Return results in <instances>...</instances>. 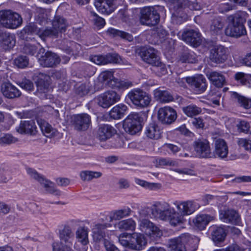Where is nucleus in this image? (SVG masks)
Returning <instances> with one entry per match:
<instances>
[{"label": "nucleus", "instance_id": "obj_1", "mask_svg": "<svg viewBox=\"0 0 251 251\" xmlns=\"http://www.w3.org/2000/svg\"><path fill=\"white\" fill-rule=\"evenodd\" d=\"M173 204L177 209V211L175 210L171 222V225L173 226L183 224L186 221L185 216L192 214L200 207V205L194 200L176 201Z\"/></svg>", "mask_w": 251, "mask_h": 251}, {"label": "nucleus", "instance_id": "obj_2", "mask_svg": "<svg viewBox=\"0 0 251 251\" xmlns=\"http://www.w3.org/2000/svg\"><path fill=\"white\" fill-rule=\"evenodd\" d=\"M245 12L239 11L227 17L228 24L225 29L226 35L233 37H239L246 34V30L244 25V23L245 22Z\"/></svg>", "mask_w": 251, "mask_h": 251}, {"label": "nucleus", "instance_id": "obj_3", "mask_svg": "<svg viewBox=\"0 0 251 251\" xmlns=\"http://www.w3.org/2000/svg\"><path fill=\"white\" fill-rule=\"evenodd\" d=\"M198 242L197 238L188 233L182 234L169 240V251H195L198 248Z\"/></svg>", "mask_w": 251, "mask_h": 251}, {"label": "nucleus", "instance_id": "obj_4", "mask_svg": "<svg viewBox=\"0 0 251 251\" xmlns=\"http://www.w3.org/2000/svg\"><path fill=\"white\" fill-rule=\"evenodd\" d=\"M119 241L123 247L136 251L143 250L147 244L144 235L137 233L122 234L119 237Z\"/></svg>", "mask_w": 251, "mask_h": 251}, {"label": "nucleus", "instance_id": "obj_5", "mask_svg": "<svg viewBox=\"0 0 251 251\" xmlns=\"http://www.w3.org/2000/svg\"><path fill=\"white\" fill-rule=\"evenodd\" d=\"M132 103L137 107L144 108L148 107L151 101V96L140 88L133 89L126 95Z\"/></svg>", "mask_w": 251, "mask_h": 251}, {"label": "nucleus", "instance_id": "obj_6", "mask_svg": "<svg viewBox=\"0 0 251 251\" xmlns=\"http://www.w3.org/2000/svg\"><path fill=\"white\" fill-rule=\"evenodd\" d=\"M69 25L68 21L64 17L59 15L55 16L52 21V28L47 27L44 34L48 37L61 38L62 34L66 32Z\"/></svg>", "mask_w": 251, "mask_h": 251}, {"label": "nucleus", "instance_id": "obj_7", "mask_svg": "<svg viewBox=\"0 0 251 251\" xmlns=\"http://www.w3.org/2000/svg\"><path fill=\"white\" fill-rule=\"evenodd\" d=\"M0 23L6 28L16 29L22 25L23 19L16 12L11 10H2L0 11Z\"/></svg>", "mask_w": 251, "mask_h": 251}, {"label": "nucleus", "instance_id": "obj_8", "mask_svg": "<svg viewBox=\"0 0 251 251\" xmlns=\"http://www.w3.org/2000/svg\"><path fill=\"white\" fill-rule=\"evenodd\" d=\"M106 224H97L92 228L93 236L94 239L98 241L102 240L103 244L107 251H119L110 241L109 233L105 232Z\"/></svg>", "mask_w": 251, "mask_h": 251}, {"label": "nucleus", "instance_id": "obj_9", "mask_svg": "<svg viewBox=\"0 0 251 251\" xmlns=\"http://www.w3.org/2000/svg\"><path fill=\"white\" fill-rule=\"evenodd\" d=\"M139 20L142 25L154 26L159 23L160 15L155 7H144L140 9Z\"/></svg>", "mask_w": 251, "mask_h": 251}, {"label": "nucleus", "instance_id": "obj_10", "mask_svg": "<svg viewBox=\"0 0 251 251\" xmlns=\"http://www.w3.org/2000/svg\"><path fill=\"white\" fill-rule=\"evenodd\" d=\"M175 209L165 201L156 202L152 205L151 209V213L154 217L162 220H169L170 224Z\"/></svg>", "mask_w": 251, "mask_h": 251}, {"label": "nucleus", "instance_id": "obj_11", "mask_svg": "<svg viewBox=\"0 0 251 251\" xmlns=\"http://www.w3.org/2000/svg\"><path fill=\"white\" fill-rule=\"evenodd\" d=\"M26 171L31 177L37 180L44 188L47 192L55 196H60L61 192L55 188L53 182L32 168H27Z\"/></svg>", "mask_w": 251, "mask_h": 251}, {"label": "nucleus", "instance_id": "obj_12", "mask_svg": "<svg viewBox=\"0 0 251 251\" xmlns=\"http://www.w3.org/2000/svg\"><path fill=\"white\" fill-rule=\"evenodd\" d=\"M141 117L139 113H133L129 115L124 121L123 128L131 135H134L141 130Z\"/></svg>", "mask_w": 251, "mask_h": 251}, {"label": "nucleus", "instance_id": "obj_13", "mask_svg": "<svg viewBox=\"0 0 251 251\" xmlns=\"http://www.w3.org/2000/svg\"><path fill=\"white\" fill-rule=\"evenodd\" d=\"M139 228L152 240H156L162 235V231L153 223L146 219H140Z\"/></svg>", "mask_w": 251, "mask_h": 251}, {"label": "nucleus", "instance_id": "obj_14", "mask_svg": "<svg viewBox=\"0 0 251 251\" xmlns=\"http://www.w3.org/2000/svg\"><path fill=\"white\" fill-rule=\"evenodd\" d=\"M120 99L121 95L113 90L106 91L97 98L98 105L104 108H109Z\"/></svg>", "mask_w": 251, "mask_h": 251}, {"label": "nucleus", "instance_id": "obj_15", "mask_svg": "<svg viewBox=\"0 0 251 251\" xmlns=\"http://www.w3.org/2000/svg\"><path fill=\"white\" fill-rule=\"evenodd\" d=\"M182 80L186 81L192 89L200 94L204 92L207 88L206 80L201 75L183 77Z\"/></svg>", "mask_w": 251, "mask_h": 251}, {"label": "nucleus", "instance_id": "obj_16", "mask_svg": "<svg viewBox=\"0 0 251 251\" xmlns=\"http://www.w3.org/2000/svg\"><path fill=\"white\" fill-rule=\"evenodd\" d=\"M136 51L144 61L151 65L160 60L158 51L152 47L140 48L137 49Z\"/></svg>", "mask_w": 251, "mask_h": 251}, {"label": "nucleus", "instance_id": "obj_17", "mask_svg": "<svg viewBox=\"0 0 251 251\" xmlns=\"http://www.w3.org/2000/svg\"><path fill=\"white\" fill-rule=\"evenodd\" d=\"M158 120L163 124L170 125L175 122L177 117L176 110L169 106L159 109L157 113Z\"/></svg>", "mask_w": 251, "mask_h": 251}, {"label": "nucleus", "instance_id": "obj_18", "mask_svg": "<svg viewBox=\"0 0 251 251\" xmlns=\"http://www.w3.org/2000/svg\"><path fill=\"white\" fill-rule=\"evenodd\" d=\"M39 62L44 67L53 68L60 62L59 56L55 53L48 51L39 57Z\"/></svg>", "mask_w": 251, "mask_h": 251}, {"label": "nucleus", "instance_id": "obj_19", "mask_svg": "<svg viewBox=\"0 0 251 251\" xmlns=\"http://www.w3.org/2000/svg\"><path fill=\"white\" fill-rule=\"evenodd\" d=\"M227 49L224 46H215L210 51L209 59L211 61L217 64L224 63L227 59Z\"/></svg>", "mask_w": 251, "mask_h": 251}, {"label": "nucleus", "instance_id": "obj_20", "mask_svg": "<svg viewBox=\"0 0 251 251\" xmlns=\"http://www.w3.org/2000/svg\"><path fill=\"white\" fill-rule=\"evenodd\" d=\"M73 124L77 130H87L91 124V117L86 113L74 115L72 118Z\"/></svg>", "mask_w": 251, "mask_h": 251}, {"label": "nucleus", "instance_id": "obj_21", "mask_svg": "<svg viewBox=\"0 0 251 251\" xmlns=\"http://www.w3.org/2000/svg\"><path fill=\"white\" fill-rule=\"evenodd\" d=\"M120 56L116 53H108L105 55H95L90 57V60L99 65H105L109 63H117L119 62Z\"/></svg>", "mask_w": 251, "mask_h": 251}, {"label": "nucleus", "instance_id": "obj_22", "mask_svg": "<svg viewBox=\"0 0 251 251\" xmlns=\"http://www.w3.org/2000/svg\"><path fill=\"white\" fill-rule=\"evenodd\" d=\"M182 40L193 47H198L201 43L200 33L197 30L189 29L181 35Z\"/></svg>", "mask_w": 251, "mask_h": 251}, {"label": "nucleus", "instance_id": "obj_23", "mask_svg": "<svg viewBox=\"0 0 251 251\" xmlns=\"http://www.w3.org/2000/svg\"><path fill=\"white\" fill-rule=\"evenodd\" d=\"M195 149L197 155L201 158H211L213 156L209 143L206 140L196 141Z\"/></svg>", "mask_w": 251, "mask_h": 251}, {"label": "nucleus", "instance_id": "obj_24", "mask_svg": "<svg viewBox=\"0 0 251 251\" xmlns=\"http://www.w3.org/2000/svg\"><path fill=\"white\" fill-rule=\"evenodd\" d=\"M16 130L19 133L30 135H35L37 132L35 123L31 120L21 121Z\"/></svg>", "mask_w": 251, "mask_h": 251}, {"label": "nucleus", "instance_id": "obj_25", "mask_svg": "<svg viewBox=\"0 0 251 251\" xmlns=\"http://www.w3.org/2000/svg\"><path fill=\"white\" fill-rule=\"evenodd\" d=\"M58 237L60 239L59 243L73 245L75 234L69 225H64L62 228L59 229Z\"/></svg>", "mask_w": 251, "mask_h": 251}, {"label": "nucleus", "instance_id": "obj_26", "mask_svg": "<svg viewBox=\"0 0 251 251\" xmlns=\"http://www.w3.org/2000/svg\"><path fill=\"white\" fill-rule=\"evenodd\" d=\"M228 152V147L226 141L223 139H216L214 141L213 156L224 159L227 156Z\"/></svg>", "mask_w": 251, "mask_h": 251}, {"label": "nucleus", "instance_id": "obj_27", "mask_svg": "<svg viewBox=\"0 0 251 251\" xmlns=\"http://www.w3.org/2000/svg\"><path fill=\"white\" fill-rule=\"evenodd\" d=\"M116 0H96L95 5L98 11L109 14L114 11L116 7L115 1Z\"/></svg>", "mask_w": 251, "mask_h": 251}, {"label": "nucleus", "instance_id": "obj_28", "mask_svg": "<svg viewBox=\"0 0 251 251\" xmlns=\"http://www.w3.org/2000/svg\"><path fill=\"white\" fill-rule=\"evenodd\" d=\"M220 218L225 223L239 225L241 219L239 214L235 210L228 209L222 210L220 214Z\"/></svg>", "mask_w": 251, "mask_h": 251}, {"label": "nucleus", "instance_id": "obj_29", "mask_svg": "<svg viewBox=\"0 0 251 251\" xmlns=\"http://www.w3.org/2000/svg\"><path fill=\"white\" fill-rule=\"evenodd\" d=\"M35 76L37 77L36 85L38 92L40 93H47L49 89L50 76L42 73H37Z\"/></svg>", "mask_w": 251, "mask_h": 251}, {"label": "nucleus", "instance_id": "obj_30", "mask_svg": "<svg viewBox=\"0 0 251 251\" xmlns=\"http://www.w3.org/2000/svg\"><path fill=\"white\" fill-rule=\"evenodd\" d=\"M116 133V130L109 125H101L97 131V138L100 141H105L110 139Z\"/></svg>", "mask_w": 251, "mask_h": 251}, {"label": "nucleus", "instance_id": "obj_31", "mask_svg": "<svg viewBox=\"0 0 251 251\" xmlns=\"http://www.w3.org/2000/svg\"><path fill=\"white\" fill-rule=\"evenodd\" d=\"M1 91L3 96L8 99H14L21 96L20 91L13 85L9 82H5L1 86Z\"/></svg>", "mask_w": 251, "mask_h": 251}, {"label": "nucleus", "instance_id": "obj_32", "mask_svg": "<svg viewBox=\"0 0 251 251\" xmlns=\"http://www.w3.org/2000/svg\"><path fill=\"white\" fill-rule=\"evenodd\" d=\"M210 231L212 240L215 243L222 242L225 240L226 233L223 227L213 226L210 227Z\"/></svg>", "mask_w": 251, "mask_h": 251}, {"label": "nucleus", "instance_id": "obj_33", "mask_svg": "<svg viewBox=\"0 0 251 251\" xmlns=\"http://www.w3.org/2000/svg\"><path fill=\"white\" fill-rule=\"evenodd\" d=\"M206 76L212 84L218 88L222 87L226 83L225 77L220 73L213 71L207 73Z\"/></svg>", "mask_w": 251, "mask_h": 251}, {"label": "nucleus", "instance_id": "obj_34", "mask_svg": "<svg viewBox=\"0 0 251 251\" xmlns=\"http://www.w3.org/2000/svg\"><path fill=\"white\" fill-rule=\"evenodd\" d=\"M214 217L207 214L197 215L193 220L196 226L201 230L204 229L208 223L214 220Z\"/></svg>", "mask_w": 251, "mask_h": 251}, {"label": "nucleus", "instance_id": "obj_35", "mask_svg": "<svg viewBox=\"0 0 251 251\" xmlns=\"http://www.w3.org/2000/svg\"><path fill=\"white\" fill-rule=\"evenodd\" d=\"M23 31L25 33L27 34H37L42 40L45 41L48 37V36H45V31H46L45 29H41L38 28L36 25L34 23H31L28 25H26L23 29Z\"/></svg>", "mask_w": 251, "mask_h": 251}, {"label": "nucleus", "instance_id": "obj_36", "mask_svg": "<svg viewBox=\"0 0 251 251\" xmlns=\"http://www.w3.org/2000/svg\"><path fill=\"white\" fill-rule=\"evenodd\" d=\"M116 79L113 76L112 71H105L101 72L99 76L100 81L103 82L109 87L114 88Z\"/></svg>", "mask_w": 251, "mask_h": 251}, {"label": "nucleus", "instance_id": "obj_37", "mask_svg": "<svg viewBox=\"0 0 251 251\" xmlns=\"http://www.w3.org/2000/svg\"><path fill=\"white\" fill-rule=\"evenodd\" d=\"M37 122L42 133L45 136L49 138H51L57 135V130L53 128L46 121L43 119H39Z\"/></svg>", "mask_w": 251, "mask_h": 251}, {"label": "nucleus", "instance_id": "obj_38", "mask_svg": "<svg viewBox=\"0 0 251 251\" xmlns=\"http://www.w3.org/2000/svg\"><path fill=\"white\" fill-rule=\"evenodd\" d=\"M145 134L149 138L157 140L161 137L162 130L157 124L151 123L146 127Z\"/></svg>", "mask_w": 251, "mask_h": 251}, {"label": "nucleus", "instance_id": "obj_39", "mask_svg": "<svg viewBox=\"0 0 251 251\" xmlns=\"http://www.w3.org/2000/svg\"><path fill=\"white\" fill-rule=\"evenodd\" d=\"M155 99L160 102L166 103L173 101V96L167 90H162L159 88L156 89L153 91Z\"/></svg>", "mask_w": 251, "mask_h": 251}, {"label": "nucleus", "instance_id": "obj_40", "mask_svg": "<svg viewBox=\"0 0 251 251\" xmlns=\"http://www.w3.org/2000/svg\"><path fill=\"white\" fill-rule=\"evenodd\" d=\"M127 109V107L124 104H119L113 107L109 111L110 117L114 119H120L123 117Z\"/></svg>", "mask_w": 251, "mask_h": 251}, {"label": "nucleus", "instance_id": "obj_41", "mask_svg": "<svg viewBox=\"0 0 251 251\" xmlns=\"http://www.w3.org/2000/svg\"><path fill=\"white\" fill-rule=\"evenodd\" d=\"M224 25V20L221 17H216L211 21L210 31L212 34H218L222 31Z\"/></svg>", "mask_w": 251, "mask_h": 251}, {"label": "nucleus", "instance_id": "obj_42", "mask_svg": "<svg viewBox=\"0 0 251 251\" xmlns=\"http://www.w3.org/2000/svg\"><path fill=\"white\" fill-rule=\"evenodd\" d=\"M76 238L82 245H87L88 241V229L85 226H79L75 231Z\"/></svg>", "mask_w": 251, "mask_h": 251}, {"label": "nucleus", "instance_id": "obj_43", "mask_svg": "<svg viewBox=\"0 0 251 251\" xmlns=\"http://www.w3.org/2000/svg\"><path fill=\"white\" fill-rule=\"evenodd\" d=\"M131 212L132 210L131 209L128 207L116 210L111 214L110 216V221L119 220L126 217H128L130 215Z\"/></svg>", "mask_w": 251, "mask_h": 251}, {"label": "nucleus", "instance_id": "obj_44", "mask_svg": "<svg viewBox=\"0 0 251 251\" xmlns=\"http://www.w3.org/2000/svg\"><path fill=\"white\" fill-rule=\"evenodd\" d=\"M1 43L5 49H11L15 45L14 36L9 33H3L1 38Z\"/></svg>", "mask_w": 251, "mask_h": 251}, {"label": "nucleus", "instance_id": "obj_45", "mask_svg": "<svg viewBox=\"0 0 251 251\" xmlns=\"http://www.w3.org/2000/svg\"><path fill=\"white\" fill-rule=\"evenodd\" d=\"M107 33L109 36L111 37H120L122 39L127 40L129 42H131L133 40V36L131 34L115 28H109L107 31Z\"/></svg>", "mask_w": 251, "mask_h": 251}, {"label": "nucleus", "instance_id": "obj_46", "mask_svg": "<svg viewBox=\"0 0 251 251\" xmlns=\"http://www.w3.org/2000/svg\"><path fill=\"white\" fill-rule=\"evenodd\" d=\"M102 173L100 172L85 170L81 171L79 176L83 181H90L94 178H98L101 177Z\"/></svg>", "mask_w": 251, "mask_h": 251}, {"label": "nucleus", "instance_id": "obj_47", "mask_svg": "<svg viewBox=\"0 0 251 251\" xmlns=\"http://www.w3.org/2000/svg\"><path fill=\"white\" fill-rule=\"evenodd\" d=\"M234 78L235 80L241 84L251 87V75L242 72L235 74Z\"/></svg>", "mask_w": 251, "mask_h": 251}, {"label": "nucleus", "instance_id": "obj_48", "mask_svg": "<svg viewBox=\"0 0 251 251\" xmlns=\"http://www.w3.org/2000/svg\"><path fill=\"white\" fill-rule=\"evenodd\" d=\"M182 111L187 116L193 117L201 114L202 110L201 107L191 104L183 107Z\"/></svg>", "mask_w": 251, "mask_h": 251}, {"label": "nucleus", "instance_id": "obj_49", "mask_svg": "<svg viewBox=\"0 0 251 251\" xmlns=\"http://www.w3.org/2000/svg\"><path fill=\"white\" fill-rule=\"evenodd\" d=\"M118 227L122 230L134 231L136 227L135 222L131 218L120 221Z\"/></svg>", "mask_w": 251, "mask_h": 251}, {"label": "nucleus", "instance_id": "obj_50", "mask_svg": "<svg viewBox=\"0 0 251 251\" xmlns=\"http://www.w3.org/2000/svg\"><path fill=\"white\" fill-rule=\"evenodd\" d=\"M179 61L182 63H195L197 59L196 55L193 52L185 51L180 55Z\"/></svg>", "mask_w": 251, "mask_h": 251}, {"label": "nucleus", "instance_id": "obj_51", "mask_svg": "<svg viewBox=\"0 0 251 251\" xmlns=\"http://www.w3.org/2000/svg\"><path fill=\"white\" fill-rule=\"evenodd\" d=\"M232 96L237 100L241 106L244 107L246 109L250 108L251 107V100L239 95L236 92H234Z\"/></svg>", "mask_w": 251, "mask_h": 251}, {"label": "nucleus", "instance_id": "obj_52", "mask_svg": "<svg viewBox=\"0 0 251 251\" xmlns=\"http://www.w3.org/2000/svg\"><path fill=\"white\" fill-rule=\"evenodd\" d=\"M152 66L154 67V71L158 76H161L165 75L167 73L165 65L160 62V60L157 61Z\"/></svg>", "mask_w": 251, "mask_h": 251}, {"label": "nucleus", "instance_id": "obj_53", "mask_svg": "<svg viewBox=\"0 0 251 251\" xmlns=\"http://www.w3.org/2000/svg\"><path fill=\"white\" fill-rule=\"evenodd\" d=\"M135 182L136 184L150 190H155L160 187V185L158 183H150L139 178L135 179Z\"/></svg>", "mask_w": 251, "mask_h": 251}, {"label": "nucleus", "instance_id": "obj_54", "mask_svg": "<svg viewBox=\"0 0 251 251\" xmlns=\"http://www.w3.org/2000/svg\"><path fill=\"white\" fill-rule=\"evenodd\" d=\"M73 245L56 243L52 244L53 251H74Z\"/></svg>", "mask_w": 251, "mask_h": 251}, {"label": "nucleus", "instance_id": "obj_55", "mask_svg": "<svg viewBox=\"0 0 251 251\" xmlns=\"http://www.w3.org/2000/svg\"><path fill=\"white\" fill-rule=\"evenodd\" d=\"M14 63L18 68H24L28 64V59L25 56L21 55L14 60Z\"/></svg>", "mask_w": 251, "mask_h": 251}, {"label": "nucleus", "instance_id": "obj_56", "mask_svg": "<svg viewBox=\"0 0 251 251\" xmlns=\"http://www.w3.org/2000/svg\"><path fill=\"white\" fill-rule=\"evenodd\" d=\"M238 129L240 132H242L246 133H250L251 130V126L248 122L243 120L240 121L237 124Z\"/></svg>", "mask_w": 251, "mask_h": 251}, {"label": "nucleus", "instance_id": "obj_57", "mask_svg": "<svg viewBox=\"0 0 251 251\" xmlns=\"http://www.w3.org/2000/svg\"><path fill=\"white\" fill-rule=\"evenodd\" d=\"M238 145L244 148L247 151L251 152V140L246 138H240L238 140Z\"/></svg>", "mask_w": 251, "mask_h": 251}, {"label": "nucleus", "instance_id": "obj_58", "mask_svg": "<svg viewBox=\"0 0 251 251\" xmlns=\"http://www.w3.org/2000/svg\"><path fill=\"white\" fill-rule=\"evenodd\" d=\"M23 52L26 54L34 55L37 51V48L34 45H32L29 44H26L24 47Z\"/></svg>", "mask_w": 251, "mask_h": 251}, {"label": "nucleus", "instance_id": "obj_59", "mask_svg": "<svg viewBox=\"0 0 251 251\" xmlns=\"http://www.w3.org/2000/svg\"><path fill=\"white\" fill-rule=\"evenodd\" d=\"M132 86V83L130 81L119 80L117 78L116 82H115V86H114V88L127 89L131 87Z\"/></svg>", "mask_w": 251, "mask_h": 251}, {"label": "nucleus", "instance_id": "obj_60", "mask_svg": "<svg viewBox=\"0 0 251 251\" xmlns=\"http://www.w3.org/2000/svg\"><path fill=\"white\" fill-rule=\"evenodd\" d=\"M163 148L168 151L169 152H170L173 154H176V152H178L181 148L176 145L172 144H165L163 146Z\"/></svg>", "mask_w": 251, "mask_h": 251}, {"label": "nucleus", "instance_id": "obj_61", "mask_svg": "<svg viewBox=\"0 0 251 251\" xmlns=\"http://www.w3.org/2000/svg\"><path fill=\"white\" fill-rule=\"evenodd\" d=\"M20 86L23 89L30 91L33 89L34 85L33 82L28 79H24L20 83Z\"/></svg>", "mask_w": 251, "mask_h": 251}, {"label": "nucleus", "instance_id": "obj_62", "mask_svg": "<svg viewBox=\"0 0 251 251\" xmlns=\"http://www.w3.org/2000/svg\"><path fill=\"white\" fill-rule=\"evenodd\" d=\"M157 164L159 166H175L176 163L170 159L161 158L156 160Z\"/></svg>", "mask_w": 251, "mask_h": 251}, {"label": "nucleus", "instance_id": "obj_63", "mask_svg": "<svg viewBox=\"0 0 251 251\" xmlns=\"http://www.w3.org/2000/svg\"><path fill=\"white\" fill-rule=\"evenodd\" d=\"M214 251H244V249L237 244H235L231 245L225 249L216 250Z\"/></svg>", "mask_w": 251, "mask_h": 251}, {"label": "nucleus", "instance_id": "obj_64", "mask_svg": "<svg viewBox=\"0 0 251 251\" xmlns=\"http://www.w3.org/2000/svg\"><path fill=\"white\" fill-rule=\"evenodd\" d=\"M15 142L14 138L9 134H5L0 138V145L10 144Z\"/></svg>", "mask_w": 251, "mask_h": 251}]
</instances>
